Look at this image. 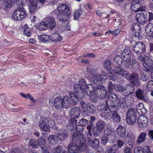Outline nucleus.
<instances>
[{
  "label": "nucleus",
  "instance_id": "obj_1",
  "mask_svg": "<svg viewBox=\"0 0 153 153\" xmlns=\"http://www.w3.org/2000/svg\"><path fill=\"white\" fill-rule=\"evenodd\" d=\"M73 141L68 147L70 153H88L86 141L82 134L74 133L72 136Z\"/></svg>",
  "mask_w": 153,
  "mask_h": 153
},
{
  "label": "nucleus",
  "instance_id": "obj_2",
  "mask_svg": "<svg viewBox=\"0 0 153 153\" xmlns=\"http://www.w3.org/2000/svg\"><path fill=\"white\" fill-rule=\"evenodd\" d=\"M18 8L16 9L13 13V17L15 20L20 21L25 18L27 16L26 11L22 7L23 4L21 1L18 0L16 1Z\"/></svg>",
  "mask_w": 153,
  "mask_h": 153
},
{
  "label": "nucleus",
  "instance_id": "obj_3",
  "mask_svg": "<svg viewBox=\"0 0 153 153\" xmlns=\"http://www.w3.org/2000/svg\"><path fill=\"white\" fill-rule=\"evenodd\" d=\"M58 11L60 13L62 14L64 17L62 18L59 19V21L63 23L66 22L70 17L71 11L68 6L65 4H61L57 7ZM62 24H63L62 23Z\"/></svg>",
  "mask_w": 153,
  "mask_h": 153
},
{
  "label": "nucleus",
  "instance_id": "obj_4",
  "mask_svg": "<svg viewBox=\"0 0 153 153\" xmlns=\"http://www.w3.org/2000/svg\"><path fill=\"white\" fill-rule=\"evenodd\" d=\"M78 85V87H80L81 89L85 90L87 95L91 97L93 93L92 91L93 90V85L91 84H86V81L84 79L80 80Z\"/></svg>",
  "mask_w": 153,
  "mask_h": 153
},
{
  "label": "nucleus",
  "instance_id": "obj_5",
  "mask_svg": "<svg viewBox=\"0 0 153 153\" xmlns=\"http://www.w3.org/2000/svg\"><path fill=\"white\" fill-rule=\"evenodd\" d=\"M92 92L93 94L91 98L92 97L94 94H95L99 98L104 99L107 95V91L105 87L102 85H100L94 88L93 87Z\"/></svg>",
  "mask_w": 153,
  "mask_h": 153
},
{
  "label": "nucleus",
  "instance_id": "obj_6",
  "mask_svg": "<svg viewBox=\"0 0 153 153\" xmlns=\"http://www.w3.org/2000/svg\"><path fill=\"white\" fill-rule=\"evenodd\" d=\"M121 56L124 63V66L126 68H128L131 63V54L130 50L128 49H124L121 54Z\"/></svg>",
  "mask_w": 153,
  "mask_h": 153
},
{
  "label": "nucleus",
  "instance_id": "obj_7",
  "mask_svg": "<svg viewBox=\"0 0 153 153\" xmlns=\"http://www.w3.org/2000/svg\"><path fill=\"white\" fill-rule=\"evenodd\" d=\"M137 113L136 110L133 108L128 109L126 115V122L129 125H134L136 122Z\"/></svg>",
  "mask_w": 153,
  "mask_h": 153
},
{
  "label": "nucleus",
  "instance_id": "obj_8",
  "mask_svg": "<svg viewBox=\"0 0 153 153\" xmlns=\"http://www.w3.org/2000/svg\"><path fill=\"white\" fill-rule=\"evenodd\" d=\"M131 45L134 51L137 54L140 55L146 51L145 45L142 42H136L135 41L132 42Z\"/></svg>",
  "mask_w": 153,
  "mask_h": 153
},
{
  "label": "nucleus",
  "instance_id": "obj_9",
  "mask_svg": "<svg viewBox=\"0 0 153 153\" xmlns=\"http://www.w3.org/2000/svg\"><path fill=\"white\" fill-rule=\"evenodd\" d=\"M131 30L133 32V36L134 39L137 40H141L142 36L141 34V31L140 26L137 23L133 24L131 27Z\"/></svg>",
  "mask_w": 153,
  "mask_h": 153
},
{
  "label": "nucleus",
  "instance_id": "obj_10",
  "mask_svg": "<svg viewBox=\"0 0 153 153\" xmlns=\"http://www.w3.org/2000/svg\"><path fill=\"white\" fill-rule=\"evenodd\" d=\"M126 78L131 80V83L136 86H139L140 84V79L137 73H132L131 75L129 74L125 75Z\"/></svg>",
  "mask_w": 153,
  "mask_h": 153
},
{
  "label": "nucleus",
  "instance_id": "obj_11",
  "mask_svg": "<svg viewBox=\"0 0 153 153\" xmlns=\"http://www.w3.org/2000/svg\"><path fill=\"white\" fill-rule=\"evenodd\" d=\"M74 90L75 93V95H76L77 100L79 99H82L85 97V90L81 89L80 87H78V85L77 84H76L74 86Z\"/></svg>",
  "mask_w": 153,
  "mask_h": 153
},
{
  "label": "nucleus",
  "instance_id": "obj_12",
  "mask_svg": "<svg viewBox=\"0 0 153 153\" xmlns=\"http://www.w3.org/2000/svg\"><path fill=\"white\" fill-rule=\"evenodd\" d=\"M131 9L135 12H137L139 11H143L146 9V7L143 6H141L139 2L136 1H133L131 5Z\"/></svg>",
  "mask_w": 153,
  "mask_h": 153
},
{
  "label": "nucleus",
  "instance_id": "obj_13",
  "mask_svg": "<svg viewBox=\"0 0 153 153\" xmlns=\"http://www.w3.org/2000/svg\"><path fill=\"white\" fill-rule=\"evenodd\" d=\"M49 120H50V119L44 117L42 118V121L39 122V126L42 130L46 132L50 130L49 127L48 125Z\"/></svg>",
  "mask_w": 153,
  "mask_h": 153
},
{
  "label": "nucleus",
  "instance_id": "obj_14",
  "mask_svg": "<svg viewBox=\"0 0 153 153\" xmlns=\"http://www.w3.org/2000/svg\"><path fill=\"white\" fill-rule=\"evenodd\" d=\"M147 59L143 63L145 72H151L153 68V61L150 58H147Z\"/></svg>",
  "mask_w": 153,
  "mask_h": 153
},
{
  "label": "nucleus",
  "instance_id": "obj_15",
  "mask_svg": "<svg viewBox=\"0 0 153 153\" xmlns=\"http://www.w3.org/2000/svg\"><path fill=\"white\" fill-rule=\"evenodd\" d=\"M104 133L108 137L109 139H110V138H111L109 140V142L110 143H113L116 142L114 131L110 128H107L105 130Z\"/></svg>",
  "mask_w": 153,
  "mask_h": 153
},
{
  "label": "nucleus",
  "instance_id": "obj_16",
  "mask_svg": "<svg viewBox=\"0 0 153 153\" xmlns=\"http://www.w3.org/2000/svg\"><path fill=\"white\" fill-rule=\"evenodd\" d=\"M137 123L138 126L140 128L147 126L148 123V120L145 116H141L138 117Z\"/></svg>",
  "mask_w": 153,
  "mask_h": 153
},
{
  "label": "nucleus",
  "instance_id": "obj_17",
  "mask_svg": "<svg viewBox=\"0 0 153 153\" xmlns=\"http://www.w3.org/2000/svg\"><path fill=\"white\" fill-rule=\"evenodd\" d=\"M118 100V99L117 95L114 93H111L108 95V100H106V105L107 106H109L110 104H116Z\"/></svg>",
  "mask_w": 153,
  "mask_h": 153
},
{
  "label": "nucleus",
  "instance_id": "obj_18",
  "mask_svg": "<svg viewBox=\"0 0 153 153\" xmlns=\"http://www.w3.org/2000/svg\"><path fill=\"white\" fill-rule=\"evenodd\" d=\"M136 19L140 24L143 25L147 22V19L144 13L141 12L137 13L136 16Z\"/></svg>",
  "mask_w": 153,
  "mask_h": 153
},
{
  "label": "nucleus",
  "instance_id": "obj_19",
  "mask_svg": "<svg viewBox=\"0 0 153 153\" xmlns=\"http://www.w3.org/2000/svg\"><path fill=\"white\" fill-rule=\"evenodd\" d=\"M45 21L48 26L51 30L54 29L56 25V22L54 18L51 16H48L45 18Z\"/></svg>",
  "mask_w": 153,
  "mask_h": 153
},
{
  "label": "nucleus",
  "instance_id": "obj_20",
  "mask_svg": "<svg viewBox=\"0 0 153 153\" xmlns=\"http://www.w3.org/2000/svg\"><path fill=\"white\" fill-rule=\"evenodd\" d=\"M116 132L118 137L120 138H124L126 135V130L124 127L119 125L116 129Z\"/></svg>",
  "mask_w": 153,
  "mask_h": 153
},
{
  "label": "nucleus",
  "instance_id": "obj_21",
  "mask_svg": "<svg viewBox=\"0 0 153 153\" xmlns=\"http://www.w3.org/2000/svg\"><path fill=\"white\" fill-rule=\"evenodd\" d=\"M30 4L29 5L30 12L32 13L37 10V5L39 2L38 0H29Z\"/></svg>",
  "mask_w": 153,
  "mask_h": 153
},
{
  "label": "nucleus",
  "instance_id": "obj_22",
  "mask_svg": "<svg viewBox=\"0 0 153 153\" xmlns=\"http://www.w3.org/2000/svg\"><path fill=\"white\" fill-rule=\"evenodd\" d=\"M80 110L78 107L72 108L70 112V116L72 118H77L78 117L80 114Z\"/></svg>",
  "mask_w": 153,
  "mask_h": 153
},
{
  "label": "nucleus",
  "instance_id": "obj_23",
  "mask_svg": "<svg viewBox=\"0 0 153 153\" xmlns=\"http://www.w3.org/2000/svg\"><path fill=\"white\" fill-rule=\"evenodd\" d=\"M93 140L91 138L89 137L88 139V143L92 146L93 148L96 149L99 146V140L96 139H95Z\"/></svg>",
  "mask_w": 153,
  "mask_h": 153
},
{
  "label": "nucleus",
  "instance_id": "obj_24",
  "mask_svg": "<svg viewBox=\"0 0 153 153\" xmlns=\"http://www.w3.org/2000/svg\"><path fill=\"white\" fill-rule=\"evenodd\" d=\"M135 141V139L131 137L130 134L127 132L125 137V142L129 146H132L133 145Z\"/></svg>",
  "mask_w": 153,
  "mask_h": 153
},
{
  "label": "nucleus",
  "instance_id": "obj_25",
  "mask_svg": "<svg viewBox=\"0 0 153 153\" xmlns=\"http://www.w3.org/2000/svg\"><path fill=\"white\" fill-rule=\"evenodd\" d=\"M63 107L67 108L70 105L71 100L70 98L67 96H65L62 99Z\"/></svg>",
  "mask_w": 153,
  "mask_h": 153
},
{
  "label": "nucleus",
  "instance_id": "obj_26",
  "mask_svg": "<svg viewBox=\"0 0 153 153\" xmlns=\"http://www.w3.org/2000/svg\"><path fill=\"white\" fill-rule=\"evenodd\" d=\"M146 133L143 132H141L139 135L137 140L138 144H140L145 141L146 138Z\"/></svg>",
  "mask_w": 153,
  "mask_h": 153
},
{
  "label": "nucleus",
  "instance_id": "obj_27",
  "mask_svg": "<svg viewBox=\"0 0 153 153\" xmlns=\"http://www.w3.org/2000/svg\"><path fill=\"white\" fill-rule=\"evenodd\" d=\"M54 105L56 108L58 109H60L63 107L62 99L59 97H56L54 101Z\"/></svg>",
  "mask_w": 153,
  "mask_h": 153
},
{
  "label": "nucleus",
  "instance_id": "obj_28",
  "mask_svg": "<svg viewBox=\"0 0 153 153\" xmlns=\"http://www.w3.org/2000/svg\"><path fill=\"white\" fill-rule=\"evenodd\" d=\"M93 81L94 84L96 85L97 87L102 85V84L101 82V81L100 79L99 75H94L93 77Z\"/></svg>",
  "mask_w": 153,
  "mask_h": 153
},
{
  "label": "nucleus",
  "instance_id": "obj_29",
  "mask_svg": "<svg viewBox=\"0 0 153 153\" xmlns=\"http://www.w3.org/2000/svg\"><path fill=\"white\" fill-rule=\"evenodd\" d=\"M51 40L54 42L61 41L62 38L61 36L58 33H56L51 36Z\"/></svg>",
  "mask_w": 153,
  "mask_h": 153
},
{
  "label": "nucleus",
  "instance_id": "obj_30",
  "mask_svg": "<svg viewBox=\"0 0 153 153\" xmlns=\"http://www.w3.org/2000/svg\"><path fill=\"white\" fill-rule=\"evenodd\" d=\"M145 30L147 34L153 37V24L149 23L146 27Z\"/></svg>",
  "mask_w": 153,
  "mask_h": 153
},
{
  "label": "nucleus",
  "instance_id": "obj_31",
  "mask_svg": "<svg viewBox=\"0 0 153 153\" xmlns=\"http://www.w3.org/2000/svg\"><path fill=\"white\" fill-rule=\"evenodd\" d=\"M105 126V122L100 120L96 123V127L99 132H101L103 130Z\"/></svg>",
  "mask_w": 153,
  "mask_h": 153
},
{
  "label": "nucleus",
  "instance_id": "obj_32",
  "mask_svg": "<svg viewBox=\"0 0 153 153\" xmlns=\"http://www.w3.org/2000/svg\"><path fill=\"white\" fill-rule=\"evenodd\" d=\"M115 72L117 74L122 75L126 78L125 75L126 74H129L127 71H126L125 70L122 68H120L118 67H117L115 69Z\"/></svg>",
  "mask_w": 153,
  "mask_h": 153
},
{
  "label": "nucleus",
  "instance_id": "obj_33",
  "mask_svg": "<svg viewBox=\"0 0 153 153\" xmlns=\"http://www.w3.org/2000/svg\"><path fill=\"white\" fill-rule=\"evenodd\" d=\"M50 37L48 35L43 34L39 36V39L40 41L46 43L51 41Z\"/></svg>",
  "mask_w": 153,
  "mask_h": 153
},
{
  "label": "nucleus",
  "instance_id": "obj_34",
  "mask_svg": "<svg viewBox=\"0 0 153 153\" xmlns=\"http://www.w3.org/2000/svg\"><path fill=\"white\" fill-rule=\"evenodd\" d=\"M114 61L115 63L118 64L119 66H121L123 65V59L121 58V56L120 55H116L114 57Z\"/></svg>",
  "mask_w": 153,
  "mask_h": 153
},
{
  "label": "nucleus",
  "instance_id": "obj_35",
  "mask_svg": "<svg viewBox=\"0 0 153 153\" xmlns=\"http://www.w3.org/2000/svg\"><path fill=\"white\" fill-rule=\"evenodd\" d=\"M105 104L103 103H101L98 105L97 107V109L98 111H101L103 110L105 111L107 110L109 106H107L106 105V101H105Z\"/></svg>",
  "mask_w": 153,
  "mask_h": 153
},
{
  "label": "nucleus",
  "instance_id": "obj_36",
  "mask_svg": "<svg viewBox=\"0 0 153 153\" xmlns=\"http://www.w3.org/2000/svg\"><path fill=\"white\" fill-rule=\"evenodd\" d=\"M112 116L113 120L114 121L116 122L117 123H119L120 122L121 120V117L117 111H114V112H113Z\"/></svg>",
  "mask_w": 153,
  "mask_h": 153
},
{
  "label": "nucleus",
  "instance_id": "obj_37",
  "mask_svg": "<svg viewBox=\"0 0 153 153\" xmlns=\"http://www.w3.org/2000/svg\"><path fill=\"white\" fill-rule=\"evenodd\" d=\"M111 62L109 60H106L104 62V66L105 68L110 71H112L113 70L111 69Z\"/></svg>",
  "mask_w": 153,
  "mask_h": 153
},
{
  "label": "nucleus",
  "instance_id": "obj_38",
  "mask_svg": "<svg viewBox=\"0 0 153 153\" xmlns=\"http://www.w3.org/2000/svg\"><path fill=\"white\" fill-rule=\"evenodd\" d=\"M136 94L137 98L142 100H144L145 98L143 95V92L141 90L139 89L136 92Z\"/></svg>",
  "mask_w": 153,
  "mask_h": 153
},
{
  "label": "nucleus",
  "instance_id": "obj_39",
  "mask_svg": "<svg viewBox=\"0 0 153 153\" xmlns=\"http://www.w3.org/2000/svg\"><path fill=\"white\" fill-rule=\"evenodd\" d=\"M48 26L45 21L42 22L39 24L38 29L40 30H43L47 29Z\"/></svg>",
  "mask_w": 153,
  "mask_h": 153
},
{
  "label": "nucleus",
  "instance_id": "obj_40",
  "mask_svg": "<svg viewBox=\"0 0 153 153\" xmlns=\"http://www.w3.org/2000/svg\"><path fill=\"white\" fill-rule=\"evenodd\" d=\"M68 133L65 131L63 133H59L58 134V138L61 140H63L68 137Z\"/></svg>",
  "mask_w": 153,
  "mask_h": 153
},
{
  "label": "nucleus",
  "instance_id": "obj_41",
  "mask_svg": "<svg viewBox=\"0 0 153 153\" xmlns=\"http://www.w3.org/2000/svg\"><path fill=\"white\" fill-rule=\"evenodd\" d=\"M58 137L54 135H50L48 137V140L50 143L52 144H56L57 142Z\"/></svg>",
  "mask_w": 153,
  "mask_h": 153
},
{
  "label": "nucleus",
  "instance_id": "obj_42",
  "mask_svg": "<svg viewBox=\"0 0 153 153\" xmlns=\"http://www.w3.org/2000/svg\"><path fill=\"white\" fill-rule=\"evenodd\" d=\"M82 13V10H75L74 12V18L75 20H77Z\"/></svg>",
  "mask_w": 153,
  "mask_h": 153
},
{
  "label": "nucleus",
  "instance_id": "obj_43",
  "mask_svg": "<svg viewBox=\"0 0 153 153\" xmlns=\"http://www.w3.org/2000/svg\"><path fill=\"white\" fill-rule=\"evenodd\" d=\"M23 28L24 30V34L27 36H30L31 35V33L30 29L27 27V25H25Z\"/></svg>",
  "mask_w": 153,
  "mask_h": 153
},
{
  "label": "nucleus",
  "instance_id": "obj_44",
  "mask_svg": "<svg viewBox=\"0 0 153 153\" xmlns=\"http://www.w3.org/2000/svg\"><path fill=\"white\" fill-rule=\"evenodd\" d=\"M29 146H31L32 148H37L38 147L37 144L36 143V142L33 139H30L29 142Z\"/></svg>",
  "mask_w": 153,
  "mask_h": 153
},
{
  "label": "nucleus",
  "instance_id": "obj_45",
  "mask_svg": "<svg viewBox=\"0 0 153 153\" xmlns=\"http://www.w3.org/2000/svg\"><path fill=\"white\" fill-rule=\"evenodd\" d=\"M99 75L101 82H105L107 80L108 76L106 73L105 72H102L101 74Z\"/></svg>",
  "mask_w": 153,
  "mask_h": 153
},
{
  "label": "nucleus",
  "instance_id": "obj_46",
  "mask_svg": "<svg viewBox=\"0 0 153 153\" xmlns=\"http://www.w3.org/2000/svg\"><path fill=\"white\" fill-rule=\"evenodd\" d=\"M117 145H114L113 146L111 147H108L107 148V150H108V152L111 153H114L117 150Z\"/></svg>",
  "mask_w": 153,
  "mask_h": 153
},
{
  "label": "nucleus",
  "instance_id": "obj_47",
  "mask_svg": "<svg viewBox=\"0 0 153 153\" xmlns=\"http://www.w3.org/2000/svg\"><path fill=\"white\" fill-rule=\"evenodd\" d=\"M129 90V91H128L127 93V95H129L132 94L134 93V87L131 85H128L127 87Z\"/></svg>",
  "mask_w": 153,
  "mask_h": 153
},
{
  "label": "nucleus",
  "instance_id": "obj_48",
  "mask_svg": "<svg viewBox=\"0 0 153 153\" xmlns=\"http://www.w3.org/2000/svg\"><path fill=\"white\" fill-rule=\"evenodd\" d=\"M110 74L109 75L110 79L113 80H115L117 79V74L114 70H112V71H110Z\"/></svg>",
  "mask_w": 153,
  "mask_h": 153
},
{
  "label": "nucleus",
  "instance_id": "obj_49",
  "mask_svg": "<svg viewBox=\"0 0 153 153\" xmlns=\"http://www.w3.org/2000/svg\"><path fill=\"white\" fill-rule=\"evenodd\" d=\"M111 139H109L108 137H107L105 135L102 136L101 137V143L103 145H105L108 141L109 142V140Z\"/></svg>",
  "mask_w": 153,
  "mask_h": 153
},
{
  "label": "nucleus",
  "instance_id": "obj_50",
  "mask_svg": "<svg viewBox=\"0 0 153 153\" xmlns=\"http://www.w3.org/2000/svg\"><path fill=\"white\" fill-rule=\"evenodd\" d=\"M69 96L71 100L74 102L76 103L77 101V99L76 95H75V93L74 94L73 92H70Z\"/></svg>",
  "mask_w": 153,
  "mask_h": 153
},
{
  "label": "nucleus",
  "instance_id": "obj_51",
  "mask_svg": "<svg viewBox=\"0 0 153 153\" xmlns=\"http://www.w3.org/2000/svg\"><path fill=\"white\" fill-rule=\"evenodd\" d=\"M13 3V0H7L4 4L5 7L7 9L11 7Z\"/></svg>",
  "mask_w": 153,
  "mask_h": 153
},
{
  "label": "nucleus",
  "instance_id": "obj_52",
  "mask_svg": "<svg viewBox=\"0 0 153 153\" xmlns=\"http://www.w3.org/2000/svg\"><path fill=\"white\" fill-rule=\"evenodd\" d=\"M114 88L118 91H123L125 90L123 86L119 85H115Z\"/></svg>",
  "mask_w": 153,
  "mask_h": 153
},
{
  "label": "nucleus",
  "instance_id": "obj_53",
  "mask_svg": "<svg viewBox=\"0 0 153 153\" xmlns=\"http://www.w3.org/2000/svg\"><path fill=\"white\" fill-rule=\"evenodd\" d=\"M38 144V145H39L41 147L42 146L45 144V140L42 137H39L37 140Z\"/></svg>",
  "mask_w": 153,
  "mask_h": 153
},
{
  "label": "nucleus",
  "instance_id": "obj_54",
  "mask_svg": "<svg viewBox=\"0 0 153 153\" xmlns=\"http://www.w3.org/2000/svg\"><path fill=\"white\" fill-rule=\"evenodd\" d=\"M75 129L77 132H79L78 134H81L80 132L82 131L83 130V127L80 124L77 125L76 126ZM75 132L76 133V132ZM76 133H78L77 132Z\"/></svg>",
  "mask_w": 153,
  "mask_h": 153
},
{
  "label": "nucleus",
  "instance_id": "obj_55",
  "mask_svg": "<svg viewBox=\"0 0 153 153\" xmlns=\"http://www.w3.org/2000/svg\"><path fill=\"white\" fill-rule=\"evenodd\" d=\"M80 104L81 105V107L82 109H85L84 111L86 112L88 107L89 105L86 104L85 102L83 101H81L80 102Z\"/></svg>",
  "mask_w": 153,
  "mask_h": 153
},
{
  "label": "nucleus",
  "instance_id": "obj_56",
  "mask_svg": "<svg viewBox=\"0 0 153 153\" xmlns=\"http://www.w3.org/2000/svg\"><path fill=\"white\" fill-rule=\"evenodd\" d=\"M142 153H151L149 147L146 146L142 149Z\"/></svg>",
  "mask_w": 153,
  "mask_h": 153
},
{
  "label": "nucleus",
  "instance_id": "obj_57",
  "mask_svg": "<svg viewBox=\"0 0 153 153\" xmlns=\"http://www.w3.org/2000/svg\"><path fill=\"white\" fill-rule=\"evenodd\" d=\"M87 111L88 112H89L91 113L94 114L95 113V109L93 106L89 105L87 109Z\"/></svg>",
  "mask_w": 153,
  "mask_h": 153
},
{
  "label": "nucleus",
  "instance_id": "obj_58",
  "mask_svg": "<svg viewBox=\"0 0 153 153\" xmlns=\"http://www.w3.org/2000/svg\"><path fill=\"white\" fill-rule=\"evenodd\" d=\"M62 148L61 146H58L54 148L53 150V153H60L61 151Z\"/></svg>",
  "mask_w": 153,
  "mask_h": 153
},
{
  "label": "nucleus",
  "instance_id": "obj_59",
  "mask_svg": "<svg viewBox=\"0 0 153 153\" xmlns=\"http://www.w3.org/2000/svg\"><path fill=\"white\" fill-rule=\"evenodd\" d=\"M88 121L85 119H81L79 122V124L82 125L83 126H86L87 125Z\"/></svg>",
  "mask_w": 153,
  "mask_h": 153
},
{
  "label": "nucleus",
  "instance_id": "obj_60",
  "mask_svg": "<svg viewBox=\"0 0 153 153\" xmlns=\"http://www.w3.org/2000/svg\"><path fill=\"white\" fill-rule=\"evenodd\" d=\"M114 85L112 83V82H109L108 88L109 93L112 92L113 88H114Z\"/></svg>",
  "mask_w": 153,
  "mask_h": 153
},
{
  "label": "nucleus",
  "instance_id": "obj_61",
  "mask_svg": "<svg viewBox=\"0 0 153 153\" xmlns=\"http://www.w3.org/2000/svg\"><path fill=\"white\" fill-rule=\"evenodd\" d=\"M110 33H111L114 36H117L120 32V30L119 29H117L115 30L112 31L111 30L109 31Z\"/></svg>",
  "mask_w": 153,
  "mask_h": 153
},
{
  "label": "nucleus",
  "instance_id": "obj_62",
  "mask_svg": "<svg viewBox=\"0 0 153 153\" xmlns=\"http://www.w3.org/2000/svg\"><path fill=\"white\" fill-rule=\"evenodd\" d=\"M139 65L137 61L134 59L132 61V67L134 68H138Z\"/></svg>",
  "mask_w": 153,
  "mask_h": 153
},
{
  "label": "nucleus",
  "instance_id": "obj_63",
  "mask_svg": "<svg viewBox=\"0 0 153 153\" xmlns=\"http://www.w3.org/2000/svg\"><path fill=\"white\" fill-rule=\"evenodd\" d=\"M99 133L100 132L98 131L97 128H94L92 130V133L94 137H97L99 136L100 135Z\"/></svg>",
  "mask_w": 153,
  "mask_h": 153
},
{
  "label": "nucleus",
  "instance_id": "obj_64",
  "mask_svg": "<svg viewBox=\"0 0 153 153\" xmlns=\"http://www.w3.org/2000/svg\"><path fill=\"white\" fill-rule=\"evenodd\" d=\"M134 153H142V149L140 147H136L134 149Z\"/></svg>",
  "mask_w": 153,
  "mask_h": 153
}]
</instances>
